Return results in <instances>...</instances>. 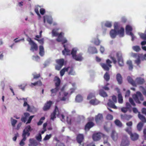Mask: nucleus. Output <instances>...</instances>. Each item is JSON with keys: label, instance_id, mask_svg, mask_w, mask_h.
Returning <instances> with one entry per match:
<instances>
[{"label": "nucleus", "instance_id": "0eeeda50", "mask_svg": "<svg viewBox=\"0 0 146 146\" xmlns=\"http://www.w3.org/2000/svg\"><path fill=\"white\" fill-rule=\"evenodd\" d=\"M56 62L57 64L55 66V69L57 70H59L64 64V60L63 58L58 59L56 60Z\"/></svg>", "mask_w": 146, "mask_h": 146}, {"label": "nucleus", "instance_id": "f8f14e48", "mask_svg": "<svg viewBox=\"0 0 146 146\" xmlns=\"http://www.w3.org/2000/svg\"><path fill=\"white\" fill-rule=\"evenodd\" d=\"M94 125V123L92 121L88 122L85 125L84 129L86 131H88L90 129L93 127Z\"/></svg>", "mask_w": 146, "mask_h": 146}, {"label": "nucleus", "instance_id": "dca6fc26", "mask_svg": "<svg viewBox=\"0 0 146 146\" xmlns=\"http://www.w3.org/2000/svg\"><path fill=\"white\" fill-rule=\"evenodd\" d=\"M76 140L77 142L80 144L83 141L84 139V136L82 134H78L77 136Z\"/></svg>", "mask_w": 146, "mask_h": 146}, {"label": "nucleus", "instance_id": "72a5a7b5", "mask_svg": "<svg viewBox=\"0 0 146 146\" xmlns=\"http://www.w3.org/2000/svg\"><path fill=\"white\" fill-rule=\"evenodd\" d=\"M138 116L139 119L143 122H146V119L145 117L143 115L140 114V112H139Z\"/></svg>", "mask_w": 146, "mask_h": 146}, {"label": "nucleus", "instance_id": "a18cd8bd", "mask_svg": "<svg viewBox=\"0 0 146 146\" xmlns=\"http://www.w3.org/2000/svg\"><path fill=\"white\" fill-rule=\"evenodd\" d=\"M143 123L141 122H140L139 123L137 124V128L138 130L139 131H140L142 128V127H143Z\"/></svg>", "mask_w": 146, "mask_h": 146}, {"label": "nucleus", "instance_id": "4c0bfd02", "mask_svg": "<svg viewBox=\"0 0 146 146\" xmlns=\"http://www.w3.org/2000/svg\"><path fill=\"white\" fill-rule=\"evenodd\" d=\"M99 94L101 96L103 97H106L108 96V95L106 93L102 90H100Z\"/></svg>", "mask_w": 146, "mask_h": 146}, {"label": "nucleus", "instance_id": "b1692460", "mask_svg": "<svg viewBox=\"0 0 146 146\" xmlns=\"http://www.w3.org/2000/svg\"><path fill=\"white\" fill-rule=\"evenodd\" d=\"M24 116L22 117L21 118V121L22 122L25 123L27 121V118L29 116L30 114L28 113H24Z\"/></svg>", "mask_w": 146, "mask_h": 146}, {"label": "nucleus", "instance_id": "393cba45", "mask_svg": "<svg viewBox=\"0 0 146 146\" xmlns=\"http://www.w3.org/2000/svg\"><path fill=\"white\" fill-rule=\"evenodd\" d=\"M66 68H68V71L69 70L68 72V75H74L75 74V72L74 71V68L73 67L69 66Z\"/></svg>", "mask_w": 146, "mask_h": 146}, {"label": "nucleus", "instance_id": "5fc2aeb1", "mask_svg": "<svg viewBox=\"0 0 146 146\" xmlns=\"http://www.w3.org/2000/svg\"><path fill=\"white\" fill-rule=\"evenodd\" d=\"M36 139L39 141H40L42 139V136L40 133L39 134L38 136H36Z\"/></svg>", "mask_w": 146, "mask_h": 146}, {"label": "nucleus", "instance_id": "c756f323", "mask_svg": "<svg viewBox=\"0 0 146 146\" xmlns=\"http://www.w3.org/2000/svg\"><path fill=\"white\" fill-rule=\"evenodd\" d=\"M137 84H143L145 82L144 79L141 78H137L136 79Z\"/></svg>", "mask_w": 146, "mask_h": 146}, {"label": "nucleus", "instance_id": "f257e3e1", "mask_svg": "<svg viewBox=\"0 0 146 146\" xmlns=\"http://www.w3.org/2000/svg\"><path fill=\"white\" fill-rule=\"evenodd\" d=\"M32 130L30 125H28L25 127V129L23 131L22 137H23V139L20 141L19 144L21 146H23L25 144L24 141L26 139V136L27 135V137H29L30 135V131Z\"/></svg>", "mask_w": 146, "mask_h": 146}, {"label": "nucleus", "instance_id": "09e8293b", "mask_svg": "<svg viewBox=\"0 0 146 146\" xmlns=\"http://www.w3.org/2000/svg\"><path fill=\"white\" fill-rule=\"evenodd\" d=\"M45 118L44 117H42L40 119L39 121L37 123V125H41L43 122V121L44 120Z\"/></svg>", "mask_w": 146, "mask_h": 146}, {"label": "nucleus", "instance_id": "a878e982", "mask_svg": "<svg viewBox=\"0 0 146 146\" xmlns=\"http://www.w3.org/2000/svg\"><path fill=\"white\" fill-rule=\"evenodd\" d=\"M42 85V82L40 80H39L33 83H31L30 84V86L31 87H33L34 86H35L36 85L39 86H41Z\"/></svg>", "mask_w": 146, "mask_h": 146}, {"label": "nucleus", "instance_id": "ea45409f", "mask_svg": "<svg viewBox=\"0 0 146 146\" xmlns=\"http://www.w3.org/2000/svg\"><path fill=\"white\" fill-rule=\"evenodd\" d=\"M46 20L47 22L50 24H51L52 23V19L51 17H49L48 16L46 15Z\"/></svg>", "mask_w": 146, "mask_h": 146}, {"label": "nucleus", "instance_id": "aec40b11", "mask_svg": "<svg viewBox=\"0 0 146 146\" xmlns=\"http://www.w3.org/2000/svg\"><path fill=\"white\" fill-rule=\"evenodd\" d=\"M29 141L30 144H29V146H37L38 145L37 141L33 139H30Z\"/></svg>", "mask_w": 146, "mask_h": 146}, {"label": "nucleus", "instance_id": "423d86ee", "mask_svg": "<svg viewBox=\"0 0 146 146\" xmlns=\"http://www.w3.org/2000/svg\"><path fill=\"white\" fill-rule=\"evenodd\" d=\"M28 41L31 46L30 50L34 52L35 51H37L38 50V46L37 44H36L31 38H29Z\"/></svg>", "mask_w": 146, "mask_h": 146}, {"label": "nucleus", "instance_id": "9b49d317", "mask_svg": "<svg viewBox=\"0 0 146 146\" xmlns=\"http://www.w3.org/2000/svg\"><path fill=\"white\" fill-rule=\"evenodd\" d=\"M102 135V134L101 133H95L92 135L93 139L94 141H98L100 139Z\"/></svg>", "mask_w": 146, "mask_h": 146}, {"label": "nucleus", "instance_id": "e2e57ef3", "mask_svg": "<svg viewBox=\"0 0 146 146\" xmlns=\"http://www.w3.org/2000/svg\"><path fill=\"white\" fill-rule=\"evenodd\" d=\"M128 109L126 107H123L121 109V111L124 113H126L128 110Z\"/></svg>", "mask_w": 146, "mask_h": 146}, {"label": "nucleus", "instance_id": "6e6552de", "mask_svg": "<svg viewBox=\"0 0 146 146\" xmlns=\"http://www.w3.org/2000/svg\"><path fill=\"white\" fill-rule=\"evenodd\" d=\"M125 30L127 34H129V35L131 36L132 40L133 41L135 37L133 33L131 32V31L132 30V28L129 25H127L125 28Z\"/></svg>", "mask_w": 146, "mask_h": 146}, {"label": "nucleus", "instance_id": "a211bd4d", "mask_svg": "<svg viewBox=\"0 0 146 146\" xmlns=\"http://www.w3.org/2000/svg\"><path fill=\"white\" fill-rule=\"evenodd\" d=\"M103 117L102 114L99 113L95 117V120L96 122L98 123L101 121L103 119Z\"/></svg>", "mask_w": 146, "mask_h": 146}, {"label": "nucleus", "instance_id": "2eb2a0df", "mask_svg": "<svg viewBox=\"0 0 146 146\" xmlns=\"http://www.w3.org/2000/svg\"><path fill=\"white\" fill-rule=\"evenodd\" d=\"M125 139H123L121 144V146H128L129 144V142L127 139V137L126 136L125 137Z\"/></svg>", "mask_w": 146, "mask_h": 146}, {"label": "nucleus", "instance_id": "864d4df0", "mask_svg": "<svg viewBox=\"0 0 146 146\" xmlns=\"http://www.w3.org/2000/svg\"><path fill=\"white\" fill-rule=\"evenodd\" d=\"M55 146H66L65 144L62 142H59L56 143Z\"/></svg>", "mask_w": 146, "mask_h": 146}, {"label": "nucleus", "instance_id": "20e7f679", "mask_svg": "<svg viewBox=\"0 0 146 146\" xmlns=\"http://www.w3.org/2000/svg\"><path fill=\"white\" fill-rule=\"evenodd\" d=\"M133 98L136 102L139 104L141 103L139 100V98L141 101H143L144 100V98L142 94L139 92H136V94L133 96Z\"/></svg>", "mask_w": 146, "mask_h": 146}, {"label": "nucleus", "instance_id": "79ce46f5", "mask_svg": "<svg viewBox=\"0 0 146 146\" xmlns=\"http://www.w3.org/2000/svg\"><path fill=\"white\" fill-rule=\"evenodd\" d=\"M68 68H64L60 72V75L61 76H63L65 72H68Z\"/></svg>", "mask_w": 146, "mask_h": 146}, {"label": "nucleus", "instance_id": "774afa93", "mask_svg": "<svg viewBox=\"0 0 146 146\" xmlns=\"http://www.w3.org/2000/svg\"><path fill=\"white\" fill-rule=\"evenodd\" d=\"M40 12L42 15H44L45 13V10L43 8H41L40 10Z\"/></svg>", "mask_w": 146, "mask_h": 146}, {"label": "nucleus", "instance_id": "13d9d810", "mask_svg": "<svg viewBox=\"0 0 146 146\" xmlns=\"http://www.w3.org/2000/svg\"><path fill=\"white\" fill-rule=\"evenodd\" d=\"M140 36L141 38L143 40H146V34L144 33H141L140 35Z\"/></svg>", "mask_w": 146, "mask_h": 146}, {"label": "nucleus", "instance_id": "9d476101", "mask_svg": "<svg viewBox=\"0 0 146 146\" xmlns=\"http://www.w3.org/2000/svg\"><path fill=\"white\" fill-rule=\"evenodd\" d=\"M58 112V114L59 113V109L56 106H55L54 109L52 113L50 115V119L53 120L56 117V113Z\"/></svg>", "mask_w": 146, "mask_h": 146}, {"label": "nucleus", "instance_id": "052dcab7", "mask_svg": "<svg viewBox=\"0 0 146 146\" xmlns=\"http://www.w3.org/2000/svg\"><path fill=\"white\" fill-rule=\"evenodd\" d=\"M100 41L99 39H97L95 40L94 43L96 45L98 46L100 45Z\"/></svg>", "mask_w": 146, "mask_h": 146}, {"label": "nucleus", "instance_id": "3c124183", "mask_svg": "<svg viewBox=\"0 0 146 146\" xmlns=\"http://www.w3.org/2000/svg\"><path fill=\"white\" fill-rule=\"evenodd\" d=\"M52 135L51 134L46 135L44 138L43 140L46 141L49 139L51 137Z\"/></svg>", "mask_w": 146, "mask_h": 146}, {"label": "nucleus", "instance_id": "49530a36", "mask_svg": "<svg viewBox=\"0 0 146 146\" xmlns=\"http://www.w3.org/2000/svg\"><path fill=\"white\" fill-rule=\"evenodd\" d=\"M132 129V127H127L125 129V131L129 135L132 133L131 132Z\"/></svg>", "mask_w": 146, "mask_h": 146}, {"label": "nucleus", "instance_id": "a19ab883", "mask_svg": "<svg viewBox=\"0 0 146 146\" xmlns=\"http://www.w3.org/2000/svg\"><path fill=\"white\" fill-rule=\"evenodd\" d=\"M90 104L93 105H97L99 103V101L96 99L94 100H92L90 102Z\"/></svg>", "mask_w": 146, "mask_h": 146}, {"label": "nucleus", "instance_id": "6ab92c4d", "mask_svg": "<svg viewBox=\"0 0 146 146\" xmlns=\"http://www.w3.org/2000/svg\"><path fill=\"white\" fill-rule=\"evenodd\" d=\"M111 137L112 139L114 141H116L118 137V135L117 133L114 130L112 131L111 134Z\"/></svg>", "mask_w": 146, "mask_h": 146}, {"label": "nucleus", "instance_id": "c85d7f7f", "mask_svg": "<svg viewBox=\"0 0 146 146\" xmlns=\"http://www.w3.org/2000/svg\"><path fill=\"white\" fill-rule=\"evenodd\" d=\"M127 80L129 83L131 84L132 86H136V84L135 81L130 76H128L127 78Z\"/></svg>", "mask_w": 146, "mask_h": 146}, {"label": "nucleus", "instance_id": "f704fd0d", "mask_svg": "<svg viewBox=\"0 0 146 146\" xmlns=\"http://www.w3.org/2000/svg\"><path fill=\"white\" fill-rule=\"evenodd\" d=\"M118 100L119 103L122 104L123 102V97L121 93H119L118 95Z\"/></svg>", "mask_w": 146, "mask_h": 146}, {"label": "nucleus", "instance_id": "69168bd1", "mask_svg": "<svg viewBox=\"0 0 146 146\" xmlns=\"http://www.w3.org/2000/svg\"><path fill=\"white\" fill-rule=\"evenodd\" d=\"M33 79H37L40 77V74H33Z\"/></svg>", "mask_w": 146, "mask_h": 146}, {"label": "nucleus", "instance_id": "8fccbe9b", "mask_svg": "<svg viewBox=\"0 0 146 146\" xmlns=\"http://www.w3.org/2000/svg\"><path fill=\"white\" fill-rule=\"evenodd\" d=\"M105 25L107 27L111 28V27L112 24L111 22L106 21L105 24Z\"/></svg>", "mask_w": 146, "mask_h": 146}, {"label": "nucleus", "instance_id": "c03bdc74", "mask_svg": "<svg viewBox=\"0 0 146 146\" xmlns=\"http://www.w3.org/2000/svg\"><path fill=\"white\" fill-rule=\"evenodd\" d=\"M132 48L133 50L138 52L141 50V48L138 46H133Z\"/></svg>", "mask_w": 146, "mask_h": 146}, {"label": "nucleus", "instance_id": "5701e85b", "mask_svg": "<svg viewBox=\"0 0 146 146\" xmlns=\"http://www.w3.org/2000/svg\"><path fill=\"white\" fill-rule=\"evenodd\" d=\"M116 78L118 84H121L122 82V77L119 73H118L116 76Z\"/></svg>", "mask_w": 146, "mask_h": 146}, {"label": "nucleus", "instance_id": "6e6d98bb", "mask_svg": "<svg viewBox=\"0 0 146 146\" xmlns=\"http://www.w3.org/2000/svg\"><path fill=\"white\" fill-rule=\"evenodd\" d=\"M135 62L137 65H139L141 63V60L139 56H138V57L137 59L135 61Z\"/></svg>", "mask_w": 146, "mask_h": 146}, {"label": "nucleus", "instance_id": "e433bc0d", "mask_svg": "<svg viewBox=\"0 0 146 146\" xmlns=\"http://www.w3.org/2000/svg\"><path fill=\"white\" fill-rule=\"evenodd\" d=\"M104 78L105 80L108 81L110 79V75L108 72H106L104 75Z\"/></svg>", "mask_w": 146, "mask_h": 146}, {"label": "nucleus", "instance_id": "bf43d9fd", "mask_svg": "<svg viewBox=\"0 0 146 146\" xmlns=\"http://www.w3.org/2000/svg\"><path fill=\"white\" fill-rule=\"evenodd\" d=\"M106 118L107 119L109 120H111L113 119V116L112 115L110 114H108L106 117Z\"/></svg>", "mask_w": 146, "mask_h": 146}, {"label": "nucleus", "instance_id": "de8ad7c7", "mask_svg": "<svg viewBox=\"0 0 146 146\" xmlns=\"http://www.w3.org/2000/svg\"><path fill=\"white\" fill-rule=\"evenodd\" d=\"M17 122V120L14 119H13L12 118H11V123L12 126L15 127V125Z\"/></svg>", "mask_w": 146, "mask_h": 146}, {"label": "nucleus", "instance_id": "c9c22d12", "mask_svg": "<svg viewBox=\"0 0 146 146\" xmlns=\"http://www.w3.org/2000/svg\"><path fill=\"white\" fill-rule=\"evenodd\" d=\"M127 63L129 66V70H132L133 68V66L131 61V60H128L127 61Z\"/></svg>", "mask_w": 146, "mask_h": 146}, {"label": "nucleus", "instance_id": "603ef678", "mask_svg": "<svg viewBox=\"0 0 146 146\" xmlns=\"http://www.w3.org/2000/svg\"><path fill=\"white\" fill-rule=\"evenodd\" d=\"M39 7H36L35 8V11L38 16H40V15L39 12Z\"/></svg>", "mask_w": 146, "mask_h": 146}, {"label": "nucleus", "instance_id": "680f3d73", "mask_svg": "<svg viewBox=\"0 0 146 146\" xmlns=\"http://www.w3.org/2000/svg\"><path fill=\"white\" fill-rule=\"evenodd\" d=\"M129 102L133 106H135L136 105L134 103L133 99L131 98H129Z\"/></svg>", "mask_w": 146, "mask_h": 146}, {"label": "nucleus", "instance_id": "2f4dec72", "mask_svg": "<svg viewBox=\"0 0 146 146\" xmlns=\"http://www.w3.org/2000/svg\"><path fill=\"white\" fill-rule=\"evenodd\" d=\"M114 123L119 127H121L123 126V124L118 119H116L114 121Z\"/></svg>", "mask_w": 146, "mask_h": 146}, {"label": "nucleus", "instance_id": "39448f33", "mask_svg": "<svg viewBox=\"0 0 146 146\" xmlns=\"http://www.w3.org/2000/svg\"><path fill=\"white\" fill-rule=\"evenodd\" d=\"M116 55L119 66H123L124 63L122 53L120 52H118L116 53Z\"/></svg>", "mask_w": 146, "mask_h": 146}, {"label": "nucleus", "instance_id": "4468645a", "mask_svg": "<svg viewBox=\"0 0 146 146\" xmlns=\"http://www.w3.org/2000/svg\"><path fill=\"white\" fill-rule=\"evenodd\" d=\"M121 119L122 120L127 121L130 120L132 117V115H130L126 114H121L120 115Z\"/></svg>", "mask_w": 146, "mask_h": 146}, {"label": "nucleus", "instance_id": "37998d69", "mask_svg": "<svg viewBox=\"0 0 146 146\" xmlns=\"http://www.w3.org/2000/svg\"><path fill=\"white\" fill-rule=\"evenodd\" d=\"M62 34V33H60L56 39V40L58 42H61L62 41V40L63 39Z\"/></svg>", "mask_w": 146, "mask_h": 146}, {"label": "nucleus", "instance_id": "7c9ffc66", "mask_svg": "<svg viewBox=\"0 0 146 146\" xmlns=\"http://www.w3.org/2000/svg\"><path fill=\"white\" fill-rule=\"evenodd\" d=\"M60 89V87H58L57 86H55V88H54L52 89L51 90L50 92H51L52 94L53 95H54V94L55 95L56 93Z\"/></svg>", "mask_w": 146, "mask_h": 146}, {"label": "nucleus", "instance_id": "7ed1b4c3", "mask_svg": "<svg viewBox=\"0 0 146 146\" xmlns=\"http://www.w3.org/2000/svg\"><path fill=\"white\" fill-rule=\"evenodd\" d=\"M112 63L111 60L109 59H108L106 60V63H101L100 64L104 70L108 71L109 70L110 68L112 67L111 64Z\"/></svg>", "mask_w": 146, "mask_h": 146}, {"label": "nucleus", "instance_id": "58836bf2", "mask_svg": "<svg viewBox=\"0 0 146 146\" xmlns=\"http://www.w3.org/2000/svg\"><path fill=\"white\" fill-rule=\"evenodd\" d=\"M82 97L80 95H78L76 97V100L77 102H80L82 101Z\"/></svg>", "mask_w": 146, "mask_h": 146}, {"label": "nucleus", "instance_id": "473e14b6", "mask_svg": "<svg viewBox=\"0 0 146 146\" xmlns=\"http://www.w3.org/2000/svg\"><path fill=\"white\" fill-rule=\"evenodd\" d=\"M120 36L123 37L124 34V29L123 28L121 27L120 29L118 30L117 32Z\"/></svg>", "mask_w": 146, "mask_h": 146}, {"label": "nucleus", "instance_id": "cd10ccee", "mask_svg": "<svg viewBox=\"0 0 146 146\" xmlns=\"http://www.w3.org/2000/svg\"><path fill=\"white\" fill-rule=\"evenodd\" d=\"M117 34V32L115 29H111L110 32V35L112 38H115Z\"/></svg>", "mask_w": 146, "mask_h": 146}, {"label": "nucleus", "instance_id": "4be33fe9", "mask_svg": "<svg viewBox=\"0 0 146 146\" xmlns=\"http://www.w3.org/2000/svg\"><path fill=\"white\" fill-rule=\"evenodd\" d=\"M115 103L112 101L111 99L109 100L108 103V105L110 107L114 109H117V107L115 105Z\"/></svg>", "mask_w": 146, "mask_h": 146}, {"label": "nucleus", "instance_id": "0e129e2a", "mask_svg": "<svg viewBox=\"0 0 146 146\" xmlns=\"http://www.w3.org/2000/svg\"><path fill=\"white\" fill-rule=\"evenodd\" d=\"M52 33L53 36H57L59 35L54 30H52Z\"/></svg>", "mask_w": 146, "mask_h": 146}, {"label": "nucleus", "instance_id": "1a4fd4ad", "mask_svg": "<svg viewBox=\"0 0 146 146\" xmlns=\"http://www.w3.org/2000/svg\"><path fill=\"white\" fill-rule=\"evenodd\" d=\"M53 104V102L51 101H47L45 103L42 108L43 110L44 111H47L49 110L50 108L52 105Z\"/></svg>", "mask_w": 146, "mask_h": 146}, {"label": "nucleus", "instance_id": "ddd939ff", "mask_svg": "<svg viewBox=\"0 0 146 146\" xmlns=\"http://www.w3.org/2000/svg\"><path fill=\"white\" fill-rule=\"evenodd\" d=\"M63 46L64 48V49L62 51L63 54L64 55H70V50L68 48V47L65 44H64Z\"/></svg>", "mask_w": 146, "mask_h": 146}, {"label": "nucleus", "instance_id": "bb28decb", "mask_svg": "<svg viewBox=\"0 0 146 146\" xmlns=\"http://www.w3.org/2000/svg\"><path fill=\"white\" fill-rule=\"evenodd\" d=\"M39 54L41 56H43L44 54V47L42 46H39Z\"/></svg>", "mask_w": 146, "mask_h": 146}, {"label": "nucleus", "instance_id": "4d7b16f0", "mask_svg": "<svg viewBox=\"0 0 146 146\" xmlns=\"http://www.w3.org/2000/svg\"><path fill=\"white\" fill-rule=\"evenodd\" d=\"M35 39L40 44H43L44 43V39L43 38L40 39H38V38H35Z\"/></svg>", "mask_w": 146, "mask_h": 146}, {"label": "nucleus", "instance_id": "412c9836", "mask_svg": "<svg viewBox=\"0 0 146 146\" xmlns=\"http://www.w3.org/2000/svg\"><path fill=\"white\" fill-rule=\"evenodd\" d=\"M131 139L133 141L137 140L139 138V135L135 133H132L129 135Z\"/></svg>", "mask_w": 146, "mask_h": 146}, {"label": "nucleus", "instance_id": "f03ea898", "mask_svg": "<svg viewBox=\"0 0 146 146\" xmlns=\"http://www.w3.org/2000/svg\"><path fill=\"white\" fill-rule=\"evenodd\" d=\"M77 50L74 48H73L71 52L73 58L75 60L81 61L83 59V58L82 56V54L79 53L76 55Z\"/></svg>", "mask_w": 146, "mask_h": 146}, {"label": "nucleus", "instance_id": "338daca9", "mask_svg": "<svg viewBox=\"0 0 146 146\" xmlns=\"http://www.w3.org/2000/svg\"><path fill=\"white\" fill-rule=\"evenodd\" d=\"M133 124L132 122L131 121H130L126 123V125L127 127H132Z\"/></svg>", "mask_w": 146, "mask_h": 146}, {"label": "nucleus", "instance_id": "f3484780", "mask_svg": "<svg viewBox=\"0 0 146 146\" xmlns=\"http://www.w3.org/2000/svg\"><path fill=\"white\" fill-rule=\"evenodd\" d=\"M54 81L55 82V86L60 87L61 81L58 77L57 76H55L54 79Z\"/></svg>", "mask_w": 146, "mask_h": 146}]
</instances>
